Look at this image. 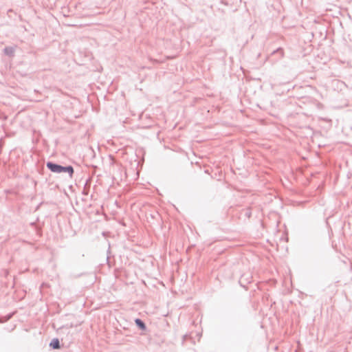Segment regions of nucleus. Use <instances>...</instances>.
<instances>
[{"label": "nucleus", "instance_id": "3", "mask_svg": "<svg viewBox=\"0 0 352 352\" xmlns=\"http://www.w3.org/2000/svg\"><path fill=\"white\" fill-rule=\"evenodd\" d=\"M50 345L53 349H58L60 348L59 340L58 339H53Z\"/></svg>", "mask_w": 352, "mask_h": 352}, {"label": "nucleus", "instance_id": "6", "mask_svg": "<svg viewBox=\"0 0 352 352\" xmlns=\"http://www.w3.org/2000/svg\"><path fill=\"white\" fill-rule=\"evenodd\" d=\"M245 217H247L248 218H250L252 215V213H251V211L250 209H247L245 210Z\"/></svg>", "mask_w": 352, "mask_h": 352}, {"label": "nucleus", "instance_id": "5", "mask_svg": "<svg viewBox=\"0 0 352 352\" xmlns=\"http://www.w3.org/2000/svg\"><path fill=\"white\" fill-rule=\"evenodd\" d=\"M278 53L280 54V57L282 58L284 56V52H283V48L281 47H278V49H276V50H274L272 54H277Z\"/></svg>", "mask_w": 352, "mask_h": 352}, {"label": "nucleus", "instance_id": "1", "mask_svg": "<svg viewBox=\"0 0 352 352\" xmlns=\"http://www.w3.org/2000/svg\"><path fill=\"white\" fill-rule=\"evenodd\" d=\"M46 167L52 173H67L70 178L73 177L74 169L72 166H62L54 162L49 161L46 163Z\"/></svg>", "mask_w": 352, "mask_h": 352}, {"label": "nucleus", "instance_id": "4", "mask_svg": "<svg viewBox=\"0 0 352 352\" xmlns=\"http://www.w3.org/2000/svg\"><path fill=\"white\" fill-rule=\"evenodd\" d=\"M135 322L141 329L144 330L146 329L144 323L140 319H135Z\"/></svg>", "mask_w": 352, "mask_h": 352}, {"label": "nucleus", "instance_id": "8", "mask_svg": "<svg viewBox=\"0 0 352 352\" xmlns=\"http://www.w3.org/2000/svg\"><path fill=\"white\" fill-rule=\"evenodd\" d=\"M40 286L44 287V286H47V285L46 284H45L44 283H43Z\"/></svg>", "mask_w": 352, "mask_h": 352}, {"label": "nucleus", "instance_id": "2", "mask_svg": "<svg viewBox=\"0 0 352 352\" xmlns=\"http://www.w3.org/2000/svg\"><path fill=\"white\" fill-rule=\"evenodd\" d=\"M3 52L6 55L9 56H13L14 54V48L11 46L6 47L3 50Z\"/></svg>", "mask_w": 352, "mask_h": 352}, {"label": "nucleus", "instance_id": "7", "mask_svg": "<svg viewBox=\"0 0 352 352\" xmlns=\"http://www.w3.org/2000/svg\"><path fill=\"white\" fill-rule=\"evenodd\" d=\"M82 193H83L84 195H87V194H88V192H87V190L85 188V189L83 190Z\"/></svg>", "mask_w": 352, "mask_h": 352}]
</instances>
